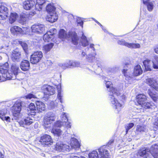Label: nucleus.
Returning <instances> with one entry per match:
<instances>
[{"instance_id": "1", "label": "nucleus", "mask_w": 158, "mask_h": 158, "mask_svg": "<svg viewBox=\"0 0 158 158\" xmlns=\"http://www.w3.org/2000/svg\"><path fill=\"white\" fill-rule=\"evenodd\" d=\"M106 85L107 89L110 88L108 90H110L109 93V98L113 108L114 109V112L116 113H119L122 110L124 106V101L125 98L124 95H122L117 100L116 99L114 96L115 94L117 96L120 94V91L122 89V86L121 85L118 87H114L112 86V83L110 81H106Z\"/></svg>"}, {"instance_id": "2", "label": "nucleus", "mask_w": 158, "mask_h": 158, "mask_svg": "<svg viewBox=\"0 0 158 158\" xmlns=\"http://www.w3.org/2000/svg\"><path fill=\"white\" fill-rule=\"evenodd\" d=\"M8 68L9 64L7 62L0 65V72L2 77L8 80L15 79L19 70V66L13 64L9 70H8Z\"/></svg>"}, {"instance_id": "3", "label": "nucleus", "mask_w": 158, "mask_h": 158, "mask_svg": "<svg viewBox=\"0 0 158 158\" xmlns=\"http://www.w3.org/2000/svg\"><path fill=\"white\" fill-rule=\"evenodd\" d=\"M148 149L143 148L140 149L138 152V155L141 156H143V158H151L149 156L150 154L154 158H157L158 157V145L154 144L152 146L150 152Z\"/></svg>"}, {"instance_id": "4", "label": "nucleus", "mask_w": 158, "mask_h": 158, "mask_svg": "<svg viewBox=\"0 0 158 158\" xmlns=\"http://www.w3.org/2000/svg\"><path fill=\"white\" fill-rule=\"evenodd\" d=\"M59 37L61 39H67L74 45H77L79 42V38L75 32H69L67 34L65 31L61 29L59 32Z\"/></svg>"}, {"instance_id": "5", "label": "nucleus", "mask_w": 158, "mask_h": 158, "mask_svg": "<svg viewBox=\"0 0 158 158\" xmlns=\"http://www.w3.org/2000/svg\"><path fill=\"white\" fill-rule=\"evenodd\" d=\"M94 44H90L89 48L87 47L85 49V52H83L81 54L82 57L85 56L88 60L90 62L93 61L95 59V56L96 55L95 49L94 47Z\"/></svg>"}, {"instance_id": "6", "label": "nucleus", "mask_w": 158, "mask_h": 158, "mask_svg": "<svg viewBox=\"0 0 158 158\" xmlns=\"http://www.w3.org/2000/svg\"><path fill=\"white\" fill-rule=\"evenodd\" d=\"M21 103L20 102H16L12 107L13 114L14 118L17 120L20 117V112L21 110Z\"/></svg>"}, {"instance_id": "7", "label": "nucleus", "mask_w": 158, "mask_h": 158, "mask_svg": "<svg viewBox=\"0 0 158 158\" xmlns=\"http://www.w3.org/2000/svg\"><path fill=\"white\" fill-rule=\"evenodd\" d=\"M56 117L54 114H51V113H48L45 116L44 119V126L45 128H49L52 125V122L56 119Z\"/></svg>"}, {"instance_id": "8", "label": "nucleus", "mask_w": 158, "mask_h": 158, "mask_svg": "<svg viewBox=\"0 0 158 158\" xmlns=\"http://www.w3.org/2000/svg\"><path fill=\"white\" fill-rule=\"evenodd\" d=\"M46 27L43 24H35L33 25L31 27L33 32L37 34L41 35L45 31Z\"/></svg>"}, {"instance_id": "9", "label": "nucleus", "mask_w": 158, "mask_h": 158, "mask_svg": "<svg viewBox=\"0 0 158 158\" xmlns=\"http://www.w3.org/2000/svg\"><path fill=\"white\" fill-rule=\"evenodd\" d=\"M43 56V53L40 51L34 52L31 56V63L32 64H36L41 60Z\"/></svg>"}, {"instance_id": "10", "label": "nucleus", "mask_w": 158, "mask_h": 158, "mask_svg": "<svg viewBox=\"0 0 158 158\" xmlns=\"http://www.w3.org/2000/svg\"><path fill=\"white\" fill-rule=\"evenodd\" d=\"M39 142L42 145L46 146L51 144L53 143V140L50 135L45 134L40 137Z\"/></svg>"}, {"instance_id": "11", "label": "nucleus", "mask_w": 158, "mask_h": 158, "mask_svg": "<svg viewBox=\"0 0 158 158\" xmlns=\"http://www.w3.org/2000/svg\"><path fill=\"white\" fill-rule=\"evenodd\" d=\"M6 4L0 1V17L2 19H6L8 14V9Z\"/></svg>"}, {"instance_id": "12", "label": "nucleus", "mask_w": 158, "mask_h": 158, "mask_svg": "<svg viewBox=\"0 0 158 158\" xmlns=\"http://www.w3.org/2000/svg\"><path fill=\"white\" fill-rule=\"evenodd\" d=\"M56 150L59 152L69 151V146L66 144H64L62 142H58L56 145L55 147Z\"/></svg>"}, {"instance_id": "13", "label": "nucleus", "mask_w": 158, "mask_h": 158, "mask_svg": "<svg viewBox=\"0 0 158 158\" xmlns=\"http://www.w3.org/2000/svg\"><path fill=\"white\" fill-rule=\"evenodd\" d=\"M118 43L119 44L131 48H139L140 47L139 44L129 43L125 41L124 40H118Z\"/></svg>"}, {"instance_id": "14", "label": "nucleus", "mask_w": 158, "mask_h": 158, "mask_svg": "<svg viewBox=\"0 0 158 158\" xmlns=\"http://www.w3.org/2000/svg\"><path fill=\"white\" fill-rule=\"evenodd\" d=\"M100 158H109V153L106 146H103L98 149Z\"/></svg>"}, {"instance_id": "15", "label": "nucleus", "mask_w": 158, "mask_h": 158, "mask_svg": "<svg viewBox=\"0 0 158 158\" xmlns=\"http://www.w3.org/2000/svg\"><path fill=\"white\" fill-rule=\"evenodd\" d=\"M145 82L155 90H158V86L156 81L154 78H148L145 79Z\"/></svg>"}, {"instance_id": "16", "label": "nucleus", "mask_w": 158, "mask_h": 158, "mask_svg": "<svg viewBox=\"0 0 158 158\" xmlns=\"http://www.w3.org/2000/svg\"><path fill=\"white\" fill-rule=\"evenodd\" d=\"M36 0H26L23 3L24 8L26 10H29L34 7L35 4Z\"/></svg>"}, {"instance_id": "17", "label": "nucleus", "mask_w": 158, "mask_h": 158, "mask_svg": "<svg viewBox=\"0 0 158 158\" xmlns=\"http://www.w3.org/2000/svg\"><path fill=\"white\" fill-rule=\"evenodd\" d=\"M68 115L67 113L63 112L60 116L61 120L62 122H64V125H65V127L67 128H70L71 127L70 123L68 121Z\"/></svg>"}, {"instance_id": "18", "label": "nucleus", "mask_w": 158, "mask_h": 158, "mask_svg": "<svg viewBox=\"0 0 158 158\" xmlns=\"http://www.w3.org/2000/svg\"><path fill=\"white\" fill-rule=\"evenodd\" d=\"M34 120L29 117H27L23 120L20 121L19 124L21 126L25 127L26 126H29L34 122Z\"/></svg>"}, {"instance_id": "19", "label": "nucleus", "mask_w": 158, "mask_h": 158, "mask_svg": "<svg viewBox=\"0 0 158 158\" xmlns=\"http://www.w3.org/2000/svg\"><path fill=\"white\" fill-rule=\"evenodd\" d=\"M44 94L45 95L50 96L54 94L55 92L54 88L50 85H46L44 88Z\"/></svg>"}, {"instance_id": "20", "label": "nucleus", "mask_w": 158, "mask_h": 158, "mask_svg": "<svg viewBox=\"0 0 158 158\" xmlns=\"http://www.w3.org/2000/svg\"><path fill=\"white\" fill-rule=\"evenodd\" d=\"M148 131V129L145 125H137L136 127L135 133L136 134H141L144 132H146Z\"/></svg>"}, {"instance_id": "21", "label": "nucleus", "mask_w": 158, "mask_h": 158, "mask_svg": "<svg viewBox=\"0 0 158 158\" xmlns=\"http://www.w3.org/2000/svg\"><path fill=\"white\" fill-rule=\"evenodd\" d=\"M46 3L45 0H36L35 8L37 10L40 11Z\"/></svg>"}, {"instance_id": "22", "label": "nucleus", "mask_w": 158, "mask_h": 158, "mask_svg": "<svg viewBox=\"0 0 158 158\" xmlns=\"http://www.w3.org/2000/svg\"><path fill=\"white\" fill-rule=\"evenodd\" d=\"M148 93L153 101L155 102L158 101V94L157 93L151 89H148Z\"/></svg>"}, {"instance_id": "23", "label": "nucleus", "mask_w": 158, "mask_h": 158, "mask_svg": "<svg viewBox=\"0 0 158 158\" xmlns=\"http://www.w3.org/2000/svg\"><path fill=\"white\" fill-rule=\"evenodd\" d=\"M21 54L20 52L15 51H13L11 54V59L13 61H18L21 60Z\"/></svg>"}, {"instance_id": "24", "label": "nucleus", "mask_w": 158, "mask_h": 158, "mask_svg": "<svg viewBox=\"0 0 158 158\" xmlns=\"http://www.w3.org/2000/svg\"><path fill=\"white\" fill-rule=\"evenodd\" d=\"M58 16L56 13L49 14L47 16L46 20L48 21L51 23H53L56 21L58 19Z\"/></svg>"}, {"instance_id": "25", "label": "nucleus", "mask_w": 158, "mask_h": 158, "mask_svg": "<svg viewBox=\"0 0 158 158\" xmlns=\"http://www.w3.org/2000/svg\"><path fill=\"white\" fill-rule=\"evenodd\" d=\"M70 144L72 148L77 150L79 149L80 145L77 140L74 138H71Z\"/></svg>"}, {"instance_id": "26", "label": "nucleus", "mask_w": 158, "mask_h": 158, "mask_svg": "<svg viewBox=\"0 0 158 158\" xmlns=\"http://www.w3.org/2000/svg\"><path fill=\"white\" fill-rule=\"evenodd\" d=\"M145 69L147 71H151L153 68L152 62L149 59H146L143 62Z\"/></svg>"}, {"instance_id": "27", "label": "nucleus", "mask_w": 158, "mask_h": 158, "mask_svg": "<svg viewBox=\"0 0 158 158\" xmlns=\"http://www.w3.org/2000/svg\"><path fill=\"white\" fill-rule=\"evenodd\" d=\"M50 32H47L44 34L43 36V39L45 42H49L51 41L55 42L54 38Z\"/></svg>"}, {"instance_id": "28", "label": "nucleus", "mask_w": 158, "mask_h": 158, "mask_svg": "<svg viewBox=\"0 0 158 158\" xmlns=\"http://www.w3.org/2000/svg\"><path fill=\"white\" fill-rule=\"evenodd\" d=\"M136 101L138 104L140 106L146 101L147 98L144 94H139L136 97Z\"/></svg>"}, {"instance_id": "29", "label": "nucleus", "mask_w": 158, "mask_h": 158, "mask_svg": "<svg viewBox=\"0 0 158 158\" xmlns=\"http://www.w3.org/2000/svg\"><path fill=\"white\" fill-rule=\"evenodd\" d=\"M21 69L24 71H27L30 68V63L28 60H25L22 61L20 64Z\"/></svg>"}, {"instance_id": "30", "label": "nucleus", "mask_w": 158, "mask_h": 158, "mask_svg": "<svg viewBox=\"0 0 158 158\" xmlns=\"http://www.w3.org/2000/svg\"><path fill=\"white\" fill-rule=\"evenodd\" d=\"M7 113V111L6 109L1 110L0 111V118L3 121L6 120L7 122H10V117L9 116H5Z\"/></svg>"}, {"instance_id": "31", "label": "nucleus", "mask_w": 158, "mask_h": 158, "mask_svg": "<svg viewBox=\"0 0 158 158\" xmlns=\"http://www.w3.org/2000/svg\"><path fill=\"white\" fill-rule=\"evenodd\" d=\"M143 71L141 67L139 65H137L134 68L133 74L134 76H137L142 74Z\"/></svg>"}, {"instance_id": "32", "label": "nucleus", "mask_w": 158, "mask_h": 158, "mask_svg": "<svg viewBox=\"0 0 158 158\" xmlns=\"http://www.w3.org/2000/svg\"><path fill=\"white\" fill-rule=\"evenodd\" d=\"M36 109L39 112H41L43 111H44L45 110V106L44 104L40 101L36 102Z\"/></svg>"}, {"instance_id": "33", "label": "nucleus", "mask_w": 158, "mask_h": 158, "mask_svg": "<svg viewBox=\"0 0 158 158\" xmlns=\"http://www.w3.org/2000/svg\"><path fill=\"white\" fill-rule=\"evenodd\" d=\"M46 11L49 14L56 13V7L53 4L50 3L48 4L46 8Z\"/></svg>"}, {"instance_id": "34", "label": "nucleus", "mask_w": 158, "mask_h": 158, "mask_svg": "<svg viewBox=\"0 0 158 158\" xmlns=\"http://www.w3.org/2000/svg\"><path fill=\"white\" fill-rule=\"evenodd\" d=\"M51 132L55 135L57 136L61 135L63 133L62 131L60 128H56L55 127H53Z\"/></svg>"}, {"instance_id": "35", "label": "nucleus", "mask_w": 158, "mask_h": 158, "mask_svg": "<svg viewBox=\"0 0 158 158\" xmlns=\"http://www.w3.org/2000/svg\"><path fill=\"white\" fill-rule=\"evenodd\" d=\"M81 43L82 45L84 47H86L89 45V43L87 40L86 37L82 33V36L81 37Z\"/></svg>"}, {"instance_id": "36", "label": "nucleus", "mask_w": 158, "mask_h": 158, "mask_svg": "<svg viewBox=\"0 0 158 158\" xmlns=\"http://www.w3.org/2000/svg\"><path fill=\"white\" fill-rule=\"evenodd\" d=\"M11 32L14 34L16 33H21L22 31V29L17 26H14L10 28Z\"/></svg>"}, {"instance_id": "37", "label": "nucleus", "mask_w": 158, "mask_h": 158, "mask_svg": "<svg viewBox=\"0 0 158 158\" xmlns=\"http://www.w3.org/2000/svg\"><path fill=\"white\" fill-rule=\"evenodd\" d=\"M153 68L154 69H158V56H153L152 59Z\"/></svg>"}, {"instance_id": "38", "label": "nucleus", "mask_w": 158, "mask_h": 158, "mask_svg": "<svg viewBox=\"0 0 158 158\" xmlns=\"http://www.w3.org/2000/svg\"><path fill=\"white\" fill-rule=\"evenodd\" d=\"M123 73L124 76L126 77V78L130 79L132 76L131 73L130 69H124L123 71Z\"/></svg>"}, {"instance_id": "39", "label": "nucleus", "mask_w": 158, "mask_h": 158, "mask_svg": "<svg viewBox=\"0 0 158 158\" xmlns=\"http://www.w3.org/2000/svg\"><path fill=\"white\" fill-rule=\"evenodd\" d=\"M53 44L52 43H51L44 45L43 47V50L45 53H47L49 51L53 46Z\"/></svg>"}, {"instance_id": "40", "label": "nucleus", "mask_w": 158, "mask_h": 158, "mask_svg": "<svg viewBox=\"0 0 158 158\" xmlns=\"http://www.w3.org/2000/svg\"><path fill=\"white\" fill-rule=\"evenodd\" d=\"M18 17V15L16 13H11L9 18L10 23L12 24L14 22Z\"/></svg>"}, {"instance_id": "41", "label": "nucleus", "mask_w": 158, "mask_h": 158, "mask_svg": "<svg viewBox=\"0 0 158 158\" xmlns=\"http://www.w3.org/2000/svg\"><path fill=\"white\" fill-rule=\"evenodd\" d=\"M58 89V94L57 97L59 100H60V102L62 103L63 101L62 100V95L61 93V87L60 86H58L57 87Z\"/></svg>"}, {"instance_id": "42", "label": "nucleus", "mask_w": 158, "mask_h": 158, "mask_svg": "<svg viewBox=\"0 0 158 158\" xmlns=\"http://www.w3.org/2000/svg\"><path fill=\"white\" fill-rule=\"evenodd\" d=\"M89 158H100L98 152L96 151H93L89 155Z\"/></svg>"}, {"instance_id": "43", "label": "nucleus", "mask_w": 158, "mask_h": 158, "mask_svg": "<svg viewBox=\"0 0 158 158\" xmlns=\"http://www.w3.org/2000/svg\"><path fill=\"white\" fill-rule=\"evenodd\" d=\"M141 106L145 109H149L151 108L152 105L150 102L145 101L142 105H140Z\"/></svg>"}, {"instance_id": "44", "label": "nucleus", "mask_w": 158, "mask_h": 158, "mask_svg": "<svg viewBox=\"0 0 158 158\" xmlns=\"http://www.w3.org/2000/svg\"><path fill=\"white\" fill-rule=\"evenodd\" d=\"M69 63V61L64 63H60L59 64V65L63 69L71 68Z\"/></svg>"}, {"instance_id": "45", "label": "nucleus", "mask_w": 158, "mask_h": 158, "mask_svg": "<svg viewBox=\"0 0 158 158\" xmlns=\"http://www.w3.org/2000/svg\"><path fill=\"white\" fill-rule=\"evenodd\" d=\"M25 98L27 99H31L32 98H36V96L33 94L29 93L25 96Z\"/></svg>"}, {"instance_id": "46", "label": "nucleus", "mask_w": 158, "mask_h": 158, "mask_svg": "<svg viewBox=\"0 0 158 158\" xmlns=\"http://www.w3.org/2000/svg\"><path fill=\"white\" fill-rule=\"evenodd\" d=\"M154 4L152 2H148L147 3V7L148 10L149 11H151L154 8Z\"/></svg>"}, {"instance_id": "47", "label": "nucleus", "mask_w": 158, "mask_h": 158, "mask_svg": "<svg viewBox=\"0 0 158 158\" xmlns=\"http://www.w3.org/2000/svg\"><path fill=\"white\" fill-rule=\"evenodd\" d=\"M29 109L31 112L34 113L36 110V107L33 103H31L29 106Z\"/></svg>"}, {"instance_id": "48", "label": "nucleus", "mask_w": 158, "mask_h": 158, "mask_svg": "<svg viewBox=\"0 0 158 158\" xmlns=\"http://www.w3.org/2000/svg\"><path fill=\"white\" fill-rule=\"evenodd\" d=\"M134 126V124L132 123L128 124L125 126V128L126 130V134L127 133L129 130L131 129Z\"/></svg>"}, {"instance_id": "49", "label": "nucleus", "mask_w": 158, "mask_h": 158, "mask_svg": "<svg viewBox=\"0 0 158 158\" xmlns=\"http://www.w3.org/2000/svg\"><path fill=\"white\" fill-rule=\"evenodd\" d=\"M64 126L65 127L64 123V122H62V121H56L54 124V127H60L62 126Z\"/></svg>"}, {"instance_id": "50", "label": "nucleus", "mask_w": 158, "mask_h": 158, "mask_svg": "<svg viewBox=\"0 0 158 158\" xmlns=\"http://www.w3.org/2000/svg\"><path fill=\"white\" fill-rule=\"evenodd\" d=\"M27 19L26 15L24 14H22L20 16V21L21 23H23L25 22Z\"/></svg>"}, {"instance_id": "51", "label": "nucleus", "mask_w": 158, "mask_h": 158, "mask_svg": "<svg viewBox=\"0 0 158 158\" xmlns=\"http://www.w3.org/2000/svg\"><path fill=\"white\" fill-rule=\"evenodd\" d=\"M116 68L115 67L108 68L106 69V71L109 74H110L115 72V69Z\"/></svg>"}, {"instance_id": "52", "label": "nucleus", "mask_w": 158, "mask_h": 158, "mask_svg": "<svg viewBox=\"0 0 158 158\" xmlns=\"http://www.w3.org/2000/svg\"><path fill=\"white\" fill-rule=\"evenodd\" d=\"M76 21H77V23L83 27V22L81 19L79 17H76Z\"/></svg>"}, {"instance_id": "53", "label": "nucleus", "mask_w": 158, "mask_h": 158, "mask_svg": "<svg viewBox=\"0 0 158 158\" xmlns=\"http://www.w3.org/2000/svg\"><path fill=\"white\" fill-rule=\"evenodd\" d=\"M19 43L21 44L24 51L25 52H26L27 48V44L25 43L22 41L19 42Z\"/></svg>"}, {"instance_id": "54", "label": "nucleus", "mask_w": 158, "mask_h": 158, "mask_svg": "<svg viewBox=\"0 0 158 158\" xmlns=\"http://www.w3.org/2000/svg\"><path fill=\"white\" fill-rule=\"evenodd\" d=\"M72 14H69L68 16L69 20L70 22H73L76 21V17Z\"/></svg>"}, {"instance_id": "55", "label": "nucleus", "mask_w": 158, "mask_h": 158, "mask_svg": "<svg viewBox=\"0 0 158 158\" xmlns=\"http://www.w3.org/2000/svg\"><path fill=\"white\" fill-rule=\"evenodd\" d=\"M56 29L53 28L50 29L49 31H47V32H50L51 34H52V35H53V37L54 38L55 36V34L56 33Z\"/></svg>"}, {"instance_id": "56", "label": "nucleus", "mask_w": 158, "mask_h": 158, "mask_svg": "<svg viewBox=\"0 0 158 158\" xmlns=\"http://www.w3.org/2000/svg\"><path fill=\"white\" fill-rule=\"evenodd\" d=\"M50 105L51 106V108H53L57 106V104L56 102H54L52 101L50 102Z\"/></svg>"}, {"instance_id": "57", "label": "nucleus", "mask_w": 158, "mask_h": 158, "mask_svg": "<svg viewBox=\"0 0 158 158\" xmlns=\"http://www.w3.org/2000/svg\"><path fill=\"white\" fill-rule=\"evenodd\" d=\"M70 158H86L84 156H81L80 157L77 156L76 155H71L70 156Z\"/></svg>"}, {"instance_id": "58", "label": "nucleus", "mask_w": 158, "mask_h": 158, "mask_svg": "<svg viewBox=\"0 0 158 158\" xmlns=\"http://www.w3.org/2000/svg\"><path fill=\"white\" fill-rule=\"evenodd\" d=\"M69 64L70 66V68L75 67V64H74V61H69Z\"/></svg>"}, {"instance_id": "59", "label": "nucleus", "mask_w": 158, "mask_h": 158, "mask_svg": "<svg viewBox=\"0 0 158 158\" xmlns=\"http://www.w3.org/2000/svg\"><path fill=\"white\" fill-rule=\"evenodd\" d=\"M114 141V140L113 139H111L107 143V145L108 146H110L112 143H113Z\"/></svg>"}, {"instance_id": "60", "label": "nucleus", "mask_w": 158, "mask_h": 158, "mask_svg": "<svg viewBox=\"0 0 158 158\" xmlns=\"http://www.w3.org/2000/svg\"><path fill=\"white\" fill-rule=\"evenodd\" d=\"M154 50L156 53L158 54V44L154 47Z\"/></svg>"}, {"instance_id": "61", "label": "nucleus", "mask_w": 158, "mask_h": 158, "mask_svg": "<svg viewBox=\"0 0 158 158\" xmlns=\"http://www.w3.org/2000/svg\"><path fill=\"white\" fill-rule=\"evenodd\" d=\"M94 20L96 23H97L102 28L103 30H104L105 32H106V30L103 28V26L100 24V23H99L98 22L97 20H96L95 19H94Z\"/></svg>"}, {"instance_id": "62", "label": "nucleus", "mask_w": 158, "mask_h": 158, "mask_svg": "<svg viewBox=\"0 0 158 158\" xmlns=\"http://www.w3.org/2000/svg\"><path fill=\"white\" fill-rule=\"evenodd\" d=\"M93 67L94 68V69H96V68H97L96 69V70L97 69L98 70H100L101 69V68H100V67L97 65H94V66H93Z\"/></svg>"}, {"instance_id": "63", "label": "nucleus", "mask_w": 158, "mask_h": 158, "mask_svg": "<svg viewBox=\"0 0 158 158\" xmlns=\"http://www.w3.org/2000/svg\"><path fill=\"white\" fill-rule=\"evenodd\" d=\"M74 63L75 67H78L80 65V63L78 62L74 61Z\"/></svg>"}, {"instance_id": "64", "label": "nucleus", "mask_w": 158, "mask_h": 158, "mask_svg": "<svg viewBox=\"0 0 158 158\" xmlns=\"http://www.w3.org/2000/svg\"><path fill=\"white\" fill-rule=\"evenodd\" d=\"M154 125L158 128V118H157L156 121Z\"/></svg>"}]
</instances>
